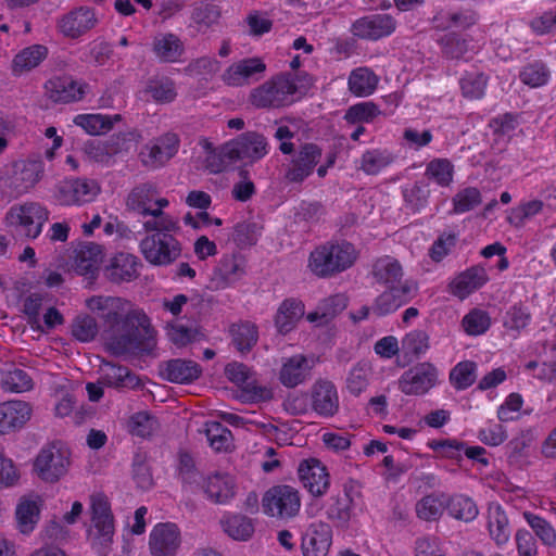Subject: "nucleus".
I'll return each instance as SVG.
<instances>
[{
	"instance_id": "a211bd4d",
	"label": "nucleus",
	"mask_w": 556,
	"mask_h": 556,
	"mask_svg": "<svg viewBox=\"0 0 556 556\" xmlns=\"http://www.w3.org/2000/svg\"><path fill=\"white\" fill-rule=\"evenodd\" d=\"M97 24L96 11L89 7H79L60 17L56 26L64 37L78 39L94 28Z\"/></svg>"
},
{
	"instance_id": "f3484780",
	"label": "nucleus",
	"mask_w": 556,
	"mask_h": 556,
	"mask_svg": "<svg viewBox=\"0 0 556 556\" xmlns=\"http://www.w3.org/2000/svg\"><path fill=\"white\" fill-rule=\"evenodd\" d=\"M395 27L396 23L391 15L376 13L355 20L350 30L358 39L376 41L390 36Z\"/></svg>"
},
{
	"instance_id": "c756f323",
	"label": "nucleus",
	"mask_w": 556,
	"mask_h": 556,
	"mask_svg": "<svg viewBox=\"0 0 556 556\" xmlns=\"http://www.w3.org/2000/svg\"><path fill=\"white\" fill-rule=\"evenodd\" d=\"M202 372L199 364L189 359H170L161 366L162 376L174 383H190Z\"/></svg>"
},
{
	"instance_id": "1a4fd4ad",
	"label": "nucleus",
	"mask_w": 556,
	"mask_h": 556,
	"mask_svg": "<svg viewBox=\"0 0 556 556\" xmlns=\"http://www.w3.org/2000/svg\"><path fill=\"white\" fill-rule=\"evenodd\" d=\"M296 86L290 77L278 76L252 90L250 100L257 108H278L293 101Z\"/></svg>"
},
{
	"instance_id": "4be33fe9",
	"label": "nucleus",
	"mask_w": 556,
	"mask_h": 556,
	"mask_svg": "<svg viewBox=\"0 0 556 556\" xmlns=\"http://www.w3.org/2000/svg\"><path fill=\"white\" fill-rule=\"evenodd\" d=\"M33 416V405L22 400H9L0 403V434L21 430Z\"/></svg>"
},
{
	"instance_id": "7c9ffc66",
	"label": "nucleus",
	"mask_w": 556,
	"mask_h": 556,
	"mask_svg": "<svg viewBox=\"0 0 556 556\" xmlns=\"http://www.w3.org/2000/svg\"><path fill=\"white\" fill-rule=\"evenodd\" d=\"M104 257L103 248L96 243H88L76 251L74 269L78 275L93 278Z\"/></svg>"
},
{
	"instance_id": "e433bc0d",
	"label": "nucleus",
	"mask_w": 556,
	"mask_h": 556,
	"mask_svg": "<svg viewBox=\"0 0 556 556\" xmlns=\"http://www.w3.org/2000/svg\"><path fill=\"white\" fill-rule=\"evenodd\" d=\"M119 119V115H103L98 113L78 114L73 123L83 128L88 135L99 136L112 129L114 123Z\"/></svg>"
},
{
	"instance_id": "8fccbe9b",
	"label": "nucleus",
	"mask_w": 556,
	"mask_h": 556,
	"mask_svg": "<svg viewBox=\"0 0 556 556\" xmlns=\"http://www.w3.org/2000/svg\"><path fill=\"white\" fill-rule=\"evenodd\" d=\"M446 504L447 500L444 494L426 495L417 502L416 514L425 521H433L441 517Z\"/></svg>"
},
{
	"instance_id": "58836bf2",
	"label": "nucleus",
	"mask_w": 556,
	"mask_h": 556,
	"mask_svg": "<svg viewBox=\"0 0 556 556\" xmlns=\"http://www.w3.org/2000/svg\"><path fill=\"white\" fill-rule=\"evenodd\" d=\"M517 125L516 116L511 113H505L494 118L489 125L493 129L494 136L492 148L498 152L504 151Z\"/></svg>"
},
{
	"instance_id": "864d4df0",
	"label": "nucleus",
	"mask_w": 556,
	"mask_h": 556,
	"mask_svg": "<svg viewBox=\"0 0 556 556\" xmlns=\"http://www.w3.org/2000/svg\"><path fill=\"white\" fill-rule=\"evenodd\" d=\"M395 287L382 292L372 303L371 313L377 316H386L394 313L401 306L407 303V299H401V295L395 292Z\"/></svg>"
},
{
	"instance_id": "6ab92c4d",
	"label": "nucleus",
	"mask_w": 556,
	"mask_h": 556,
	"mask_svg": "<svg viewBox=\"0 0 556 556\" xmlns=\"http://www.w3.org/2000/svg\"><path fill=\"white\" fill-rule=\"evenodd\" d=\"M317 363L314 355L295 354L282 359L279 370V381L287 388H294L302 384L312 375Z\"/></svg>"
},
{
	"instance_id": "f03ea898",
	"label": "nucleus",
	"mask_w": 556,
	"mask_h": 556,
	"mask_svg": "<svg viewBox=\"0 0 556 556\" xmlns=\"http://www.w3.org/2000/svg\"><path fill=\"white\" fill-rule=\"evenodd\" d=\"M126 205L143 217H151L143 222V229L178 230L179 228L178 220L164 213L169 201L160 195L159 189L153 184L144 182L132 188L127 195Z\"/></svg>"
},
{
	"instance_id": "680f3d73",
	"label": "nucleus",
	"mask_w": 556,
	"mask_h": 556,
	"mask_svg": "<svg viewBox=\"0 0 556 556\" xmlns=\"http://www.w3.org/2000/svg\"><path fill=\"white\" fill-rule=\"evenodd\" d=\"M477 366L475 363L466 361L458 363L450 374L451 383L459 390L470 387L476 378Z\"/></svg>"
},
{
	"instance_id": "473e14b6",
	"label": "nucleus",
	"mask_w": 556,
	"mask_h": 556,
	"mask_svg": "<svg viewBox=\"0 0 556 556\" xmlns=\"http://www.w3.org/2000/svg\"><path fill=\"white\" fill-rule=\"evenodd\" d=\"M203 489L210 500L225 504L235 495V481L227 473L216 472L204 479Z\"/></svg>"
},
{
	"instance_id": "b1692460",
	"label": "nucleus",
	"mask_w": 556,
	"mask_h": 556,
	"mask_svg": "<svg viewBox=\"0 0 556 556\" xmlns=\"http://www.w3.org/2000/svg\"><path fill=\"white\" fill-rule=\"evenodd\" d=\"M48 97L54 102L71 103L79 101L87 92L88 85L75 80L71 76H56L49 79L46 85Z\"/></svg>"
},
{
	"instance_id": "c85d7f7f",
	"label": "nucleus",
	"mask_w": 556,
	"mask_h": 556,
	"mask_svg": "<svg viewBox=\"0 0 556 556\" xmlns=\"http://www.w3.org/2000/svg\"><path fill=\"white\" fill-rule=\"evenodd\" d=\"M152 51L160 62L177 63L185 55L186 48L182 40L173 33L157 34L153 38Z\"/></svg>"
},
{
	"instance_id": "f8f14e48",
	"label": "nucleus",
	"mask_w": 556,
	"mask_h": 556,
	"mask_svg": "<svg viewBox=\"0 0 556 556\" xmlns=\"http://www.w3.org/2000/svg\"><path fill=\"white\" fill-rule=\"evenodd\" d=\"M268 153V143L266 138L257 132L248 131L238 138L227 142L222 154L229 161L255 162L263 159Z\"/></svg>"
},
{
	"instance_id": "412c9836",
	"label": "nucleus",
	"mask_w": 556,
	"mask_h": 556,
	"mask_svg": "<svg viewBox=\"0 0 556 556\" xmlns=\"http://www.w3.org/2000/svg\"><path fill=\"white\" fill-rule=\"evenodd\" d=\"M179 149V138L174 132H167L146 144L140 151L141 162L151 167H159L168 162Z\"/></svg>"
},
{
	"instance_id": "393cba45",
	"label": "nucleus",
	"mask_w": 556,
	"mask_h": 556,
	"mask_svg": "<svg viewBox=\"0 0 556 556\" xmlns=\"http://www.w3.org/2000/svg\"><path fill=\"white\" fill-rule=\"evenodd\" d=\"M332 543V531L329 525L315 522L308 526L302 536L303 556H327Z\"/></svg>"
},
{
	"instance_id": "c03bdc74",
	"label": "nucleus",
	"mask_w": 556,
	"mask_h": 556,
	"mask_svg": "<svg viewBox=\"0 0 556 556\" xmlns=\"http://www.w3.org/2000/svg\"><path fill=\"white\" fill-rule=\"evenodd\" d=\"M372 366L369 362L361 361L349 371L345 380L348 391L357 396L363 393L370 383Z\"/></svg>"
},
{
	"instance_id": "bf43d9fd",
	"label": "nucleus",
	"mask_w": 556,
	"mask_h": 556,
	"mask_svg": "<svg viewBox=\"0 0 556 556\" xmlns=\"http://www.w3.org/2000/svg\"><path fill=\"white\" fill-rule=\"evenodd\" d=\"M454 167L446 159H435L428 163L426 176L442 187L448 186L453 180Z\"/></svg>"
},
{
	"instance_id": "0e129e2a",
	"label": "nucleus",
	"mask_w": 556,
	"mask_h": 556,
	"mask_svg": "<svg viewBox=\"0 0 556 556\" xmlns=\"http://www.w3.org/2000/svg\"><path fill=\"white\" fill-rule=\"evenodd\" d=\"M98 330V323L90 315L77 316L72 325V334L80 342L92 341L96 338Z\"/></svg>"
},
{
	"instance_id": "a878e982",
	"label": "nucleus",
	"mask_w": 556,
	"mask_h": 556,
	"mask_svg": "<svg viewBox=\"0 0 556 556\" xmlns=\"http://www.w3.org/2000/svg\"><path fill=\"white\" fill-rule=\"evenodd\" d=\"M312 408L323 417H332L339 409L336 386L329 380L316 381L311 390Z\"/></svg>"
},
{
	"instance_id": "3c124183",
	"label": "nucleus",
	"mask_w": 556,
	"mask_h": 556,
	"mask_svg": "<svg viewBox=\"0 0 556 556\" xmlns=\"http://www.w3.org/2000/svg\"><path fill=\"white\" fill-rule=\"evenodd\" d=\"M428 447L435 452L437 457L456 462L462 466L464 442L455 439L430 440Z\"/></svg>"
},
{
	"instance_id": "4c0bfd02",
	"label": "nucleus",
	"mask_w": 556,
	"mask_h": 556,
	"mask_svg": "<svg viewBox=\"0 0 556 556\" xmlns=\"http://www.w3.org/2000/svg\"><path fill=\"white\" fill-rule=\"evenodd\" d=\"M484 270L483 268H471L454 278L451 282V292L459 298L465 299L476 289L483 285Z\"/></svg>"
},
{
	"instance_id": "f704fd0d",
	"label": "nucleus",
	"mask_w": 556,
	"mask_h": 556,
	"mask_svg": "<svg viewBox=\"0 0 556 556\" xmlns=\"http://www.w3.org/2000/svg\"><path fill=\"white\" fill-rule=\"evenodd\" d=\"M379 77L368 67L353 70L348 79L349 90L355 97H368L375 92Z\"/></svg>"
},
{
	"instance_id": "13d9d810",
	"label": "nucleus",
	"mask_w": 556,
	"mask_h": 556,
	"mask_svg": "<svg viewBox=\"0 0 556 556\" xmlns=\"http://www.w3.org/2000/svg\"><path fill=\"white\" fill-rule=\"evenodd\" d=\"M220 70V62L213 56H201L192 60L185 68L186 75L191 77L208 78Z\"/></svg>"
},
{
	"instance_id": "9d476101",
	"label": "nucleus",
	"mask_w": 556,
	"mask_h": 556,
	"mask_svg": "<svg viewBox=\"0 0 556 556\" xmlns=\"http://www.w3.org/2000/svg\"><path fill=\"white\" fill-rule=\"evenodd\" d=\"M91 526L88 529L89 540L94 545L104 546L112 542L114 521L108 497L96 493L90 497Z\"/></svg>"
},
{
	"instance_id": "774afa93",
	"label": "nucleus",
	"mask_w": 556,
	"mask_h": 556,
	"mask_svg": "<svg viewBox=\"0 0 556 556\" xmlns=\"http://www.w3.org/2000/svg\"><path fill=\"white\" fill-rule=\"evenodd\" d=\"M156 426L155 418L147 412L134 414L128 421L129 432L141 438L149 437L156 429Z\"/></svg>"
},
{
	"instance_id": "dca6fc26",
	"label": "nucleus",
	"mask_w": 556,
	"mask_h": 556,
	"mask_svg": "<svg viewBox=\"0 0 556 556\" xmlns=\"http://www.w3.org/2000/svg\"><path fill=\"white\" fill-rule=\"evenodd\" d=\"M181 544V530L174 522H159L149 534L151 556H177Z\"/></svg>"
},
{
	"instance_id": "f257e3e1",
	"label": "nucleus",
	"mask_w": 556,
	"mask_h": 556,
	"mask_svg": "<svg viewBox=\"0 0 556 556\" xmlns=\"http://www.w3.org/2000/svg\"><path fill=\"white\" fill-rule=\"evenodd\" d=\"M86 307L109 327V349L114 354L143 353L153 346L154 330L149 317L129 301L118 296L93 295Z\"/></svg>"
},
{
	"instance_id": "0eeeda50",
	"label": "nucleus",
	"mask_w": 556,
	"mask_h": 556,
	"mask_svg": "<svg viewBox=\"0 0 556 556\" xmlns=\"http://www.w3.org/2000/svg\"><path fill=\"white\" fill-rule=\"evenodd\" d=\"M47 219L48 211L38 203L13 205L5 215V222L9 227L33 239L41 233L42 226Z\"/></svg>"
},
{
	"instance_id": "052dcab7",
	"label": "nucleus",
	"mask_w": 556,
	"mask_h": 556,
	"mask_svg": "<svg viewBox=\"0 0 556 556\" xmlns=\"http://www.w3.org/2000/svg\"><path fill=\"white\" fill-rule=\"evenodd\" d=\"M523 517L545 545L552 546L556 543V531L547 520L530 511H525Z\"/></svg>"
},
{
	"instance_id": "bb28decb",
	"label": "nucleus",
	"mask_w": 556,
	"mask_h": 556,
	"mask_svg": "<svg viewBox=\"0 0 556 556\" xmlns=\"http://www.w3.org/2000/svg\"><path fill=\"white\" fill-rule=\"evenodd\" d=\"M321 150L316 144H304L296 157L292 161L286 177L289 181L301 182L308 177L316 164L320 161Z\"/></svg>"
},
{
	"instance_id": "423d86ee",
	"label": "nucleus",
	"mask_w": 556,
	"mask_h": 556,
	"mask_svg": "<svg viewBox=\"0 0 556 556\" xmlns=\"http://www.w3.org/2000/svg\"><path fill=\"white\" fill-rule=\"evenodd\" d=\"M147 235L140 242L144 258L153 265L166 266L174 263L181 254V243L167 229H144Z\"/></svg>"
},
{
	"instance_id": "5fc2aeb1",
	"label": "nucleus",
	"mask_w": 556,
	"mask_h": 556,
	"mask_svg": "<svg viewBox=\"0 0 556 556\" xmlns=\"http://www.w3.org/2000/svg\"><path fill=\"white\" fill-rule=\"evenodd\" d=\"M205 434L210 446L216 452H227L231 447V432L222 424L216 421L206 422Z\"/></svg>"
},
{
	"instance_id": "09e8293b",
	"label": "nucleus",
	"mask_w": 556,
	"mask_h": 556,
	"mask_svg": "<svg viewBox=\"0 0 556 556\" xmlns=\"http://www.w3.org/2000/svg\"><path fill=\"white\" fill-rule=\"evenodd\" d=\"M393 162L388 150L371 149L363 153L358 162V169L367 175H377Z\"/></svg>"
},
{
	"instance_id": "c9c22d12",
	"label": "nucleus",
	"mask_w": 556,
	"mask_h": 556,
	"mask_svg": "<svg viewBox=\"0 0 556 556\" xmlns=\"http://www.w3.org/2000/svg\"><path fill=\"white\" fill-rule=\"evenodd\" d=\"M223 531L235 541H248L254 533L252 520L243 515L227 514L220 519Z\"/></svg>"
},
{
	"instance_id": "7ed1b4c3",
	"label": "nucleus",
	"mask_w": 556,
	"mask_h": 556,
	"mask_svg": "<svg viewBox=\"0 0 556 556\" xmlns=\"http://www.w3.org/2000/svg\"><path fill=\"white\" fill-rule=\"evenodd\" d=\"M72 453L62 441H52L40 447L31 460V473L45 483H56L70 471Z\"/></svg>"
},
{
	"instance_id": "a18cd8bd",
	"label": "nucleus",
	"mask_w": 556,
	"mask_h": 556,
	"mask_svg": "<svg viewBox=\"0 0 556 556\" xmlns=\"http://www.w3.org/2000/svg\"><path fill=\"white\" fill-rule=\"evenodd\" d=\"M102 380L110 387L136 388L139 386L138 377L127 367L114 364H104L102 367Z\"/></svg>"
},
{
	"instance_id": "72a5a7b5",
	"label": "nucleus",
	"mask_w": 556,
	"mask_h": 556,
	"mask_svg": "<svg viewBox=\"0 0 556 556\" xmlns=\"http://www.w3.org/2000/svg\"><path fill=\"white\" fill-rule=\"evenodd\" d=\"M304 315V305L295 299L285 300L277 309L275 326L279 333L286 334L293 330Z\"/></svg>"
},
{
	"instance_id": "338daca9",
	"label": "nucleus",
	"mask_w": 556,
	"mask_h": 556,
	"mask_svg": "<svg viewBox=\"0 0 556 556\" xmlns=\"http://www.w3.org/2000/svg\"><path fill=\"white\" fill-rule=\"evenodd\" d=\"M415 556H446L444 543L434 535L417 538L414 544Z\"/></svg>"
},
{
	"instance_id": "ddd939ff",
	"label": "nucleus",
	"mask_w": 556,
	"mask_h": 556,
	"mask_svg": "<svg viewBox=\"0 0 556 556\" xmlns=\"http://www.w3.org/2000/svg\"><path fill=\"white\" fill-rule=\"evenodd\" d=\"M226 377L241 390L247 402H263L273 397V390L258 384L253 372L242 363H230L225 368Z\"/></svg>"
},
{
	"instance_id": "6e6552de",
	"label": "nucleus",
	"mask_w": 556,
	"mask_h": 556,
	"mask_svg": "<svg viewBox=\"0 0 556 556\" xmlns=\"http://www.w3.org/2000/svg\"><path fill=\"white\" fill-rule=\"evenodd\" d=\"M100 192L101 187L94 179L71 178L55 186L53 199L62 206H81L93 202Z\"/></svg>"
},
{
	"instance_id": "2f4dec72",
	"label": "nucleus",
	"mask_w": 556,
	"mask_h": 556,
	"mask_svg": "<svg viewBox=\"0 0 556 556\" xmlns=\"http://www.w3.org/2000/svg\"><path fill=\"white\" fill-rule=\"evenodd\" d=\"M138 258L130 253L119 252L105 266L109 279L115 282L130 281L138 275Z\"/></svg>"
},
{
	"instance_id": "37998d69",
	"label": "nucleus",
	"mask_w": 556,
	"mask_h": 556,
	"mask_svg": "<svg viewBox=\"0 0 556 556\" xmlns=\"http://www.w3.org/2000/svg\"><path fill=\"white\" fill-rule=\"evenodd\" d=\"M374 276L376 279L387 285L388 287H395L401 282L403 277V269L397 260L391 256H383L376 261L374 264Z\"/></svg>"
},
{
	"instance_id": "39448f33",
	"label": "nucleus",
	"mask_w": 556,
	"mask_h": 556,
	"mask_svg": "<svg viewBox=\"0 0 556 556\" xmlns=\"http://www.w3.org/2000/svg\"><path fill=\"white\" fill-rule=\"evenodd\" d=\"M357 252L349 242H337L316 248L309 255L308 267L319 277H328L351 267Z\"/></svg>"
},
{
	"instance_id": "5701e85b",
	"label": "nucleus",
	"mask_w": 556,
	"mask_h": 556,
	"mask_svg": "<svg viewBox=\"0 0 556 556\" xmlns=\"http://www.w3.org/2000/svg\"><path fill=\"white\" fill-rule=\"evenodd\" d=\"M266 65L260 58H248L229 65L222 75L223 81L231 87H241L256 80Z\"/></svg>"
},
{
	"instance_id": "9b49d317",
	"label": "nucleus",
	"mask_w": 556,
	"mask_h": 556,
	"mask_svg": "<svg viewBox=\"0 0 556 556\" xmlns=\"http://www.w3.org/2000/svg\"><path fill=\"white\" fill-rule=\"evenodd\" d=\"M262 507L264 513L270 517H293L301 507L299 491L290 485L273 486L264 494Z\"/></svg>"
},
{
	"instance_id": "4468645a",
	"label": "nucleus",
	"mask_w": 556,
	"mask_h": 556,
	"mask_svg": "<svg viewBox=\"0 0 556 556\" xmlns=\"http://www.w3.org/2000/svg\"><path fill=\"white\" fill-rule=\"evenodd\" d=\"M247 274V258L240 253L224 254L213 269L211 286L215 290L233 287Z\"/></svg>"
},
{
	"instance_id": "ea45409f",
	"label": "nucleus",
	"mask_w": 556,
	"mask_h": 556,
	"mask_svg": "<svg viewBox=\"0 0 556 556\" xmlns=\"http://www.w3.org/2000/svg\"><path fill=\"white\" fill-rule=\"evenodd\" d=\"M146 92L160 104L174 102L178 94L175 81L166 76L150 78Z\"/></svg>"
},
{
	"instance_id": "79ce46f5",
	"label": "nucleus",
	"mask_w": 556,
	"mask_h": 556,
	"mask_svg": "<svg viewBox=\"0 0 556 556\" xmlns=\"http://www.w3.org/2000/svg\"><path fill=\"white\" fill-rule=\"evenodd\" d=\"M477 22V16L471 11L440 12L433 18L434 27L441 30H460Z\"/></svg>"
},
{
	"instance_id": "cd10ccee",
	"label": "nucleus",
	"mask_w": 556,
	"mask_h": 556,
	"mask_svg": "<svg viewBox=\"0 0 556 556\" xmlns=\"http://www.w3.org/2000/svg\"><path fill=\"white\" fill-rule=\"evenodd\" d=\"M42 500L39 495L23 496L15 509L17 529L23 534L31 533L40 518Z\"/></svg>"
},
{
	"instance_id": "e2e57ef3",
	"label": "nucleus",
	"mask_w": 556,
	"mask_h": 556,
	"mask_svg": "<svg viewBox=\"0 0 556 556\" xmlns=\"http://www.w3.org/2000/svg\"><path fill=\"white\" fill-rule=\"evenodd\" d=\"M380 114L374 102H361L349 108L344 119L350 124L370 123Z\"/></svg>"
},
{
	"instance_id": "de8ad7c7",
	"label": "nucleus",
	"mask_w": 556,
	"mask_h": 556,
	"mask_svg": "<svg viewBox=\"0 0 556 556\" xmlns=\"http://www.w3.org/2000/svg\"><path fill=\"white\" fill-rule=\"evenodd\" d=\"M492 508L493 505H489V535L492 536L497 546H502L510 538L508 518L500 505H496L493 511Z\"/></svg>"
},
{
	"instance_id": "6e6d98bb",
	"label": "nucleus",
	"mask_w": 556,
	"mask_h": 556,
	"mask_svg": "<svg viewBox=\"0 0 556 556\" xmlns=\"http://www.w3.org/2000/svg\"><path fill=\"white\" fill-rule=\"evenodd\" d=\"M231 334L235 346L241 353L250 351L258 338L257 328L251 323L235 325L231 329Z\"/></svg>"
},
{
	"instance_id": "20e7f679",
	"label": "nucleus",
	"mask_w": 556,
	"mask_h": 556,
	"mask_svg": "<svg viewBox=\"0 0 556 556\" xmlns=\"http://www.w3.org/2000/svg\"><path fill=\"white\" fill-rule=\"evenodd\" d=\"M45 164L39 157L16 160L0 169V189L18 197L33 189L42 178Z\"/></svg>"
},
{
	"instance_id": "49530a36",
	"label": "nucleus",
	"mask_w": 556,
	"mask_h": 556,
	"mask_svg": "<svg viewBox=\"0 0 556 556\" xmlns=\"http://www.w3.org/2000/svg\"><path fill=\"white\" fill-rule=\"evenodd\" d=\"M348 304L343 294H336L321 301L315 312L307 314L311 323H327L330 318L342 312Z\"/></svg>"
},
{
	"instance_id": "aec40b11",
	"label": "nucleus",
	"mask_w": 556,
	"mask_h": 556,
	"mask_svg": "<svg viewBox=\"0 0 556 556\" xmlns=\"http://www.w3.org/2000/svg\"><path fill=\"white\" fill-rule=\"evenodd\" d=\"M298 473L303 486L314 496L326 494L330 485L327 467L317 458L303 459L299 464Z\"/></svg>"
},
{
	"instance_id": "603ef678",
	"label": "nucleus",
	"mask_w": 556,
	"mask_h": 556,
	"mask_svg": "<svg viewBox=\"0 0 556 556\" xmlns=\"http://www.w3.org/2000/svg\"><path fill=\"white\" fill-rule=\"evenodd\" d=\"M446 508L453 518L465 522L473 520L478 515L477 505L464 495L452 496L447 501Z\"/></svg>"
},
{
	"instance_id": "69168bd1",
	"label": "nucleus",
	"mask_w": 556,
	"mask_h": 556,
	"mask_svg": "<svg viewBox=\"0 0 556 556\" xmlns=\"http://www.w3.org/2000/svg\"><path fill=\"white\" fill-rule=\"evenodd\" d=\"M402 349L408 355L425 354L429 349V337L422 330H412L402 339Z\"/></svg>"
},
{
	"instance_id": "a19ab883",
	"label": "nucleus",
	"mask_w": 556,
	"mask_h": 556,
	"mask_svg": "<svg viewBox=\"0 0 556 556\" xmlns=\"http://www.w3.org/2000/svg\"><path fill=\"white\" fill-rule=\"evenodd\" d=\"M48 49L42 45H33L23 49L13 60V73L20 75L38 66L47 56Z\"/></svg>"
},
{
	"instance_id": "4d7b16f0",
	"label": "nucleus",
	"mask_w": 556,
	"mask_h": 556,
	"mask_svg": "<svg viewBox=\"0 0 556 556\" xmlns=\"http://www.w3.org/2000/svg\"><path fill=\"white\" fill-rule=\"evenodd\" d=\"M167 337L176 346L182 348L198 340L200 332L195 327L187 326L178 320L166 327Z\"/></svg>"
},
{
	"instance_id": "2eb2a0df",
	"label": "nucleus",
	"mask_w": 556,
	"mask_h": 556,
	"mask_svg": "<svg viewBox=\"0 0 556 556\" xmlns=\"http://www.w3.org/2000/svg\"><path fill=\"white\" fill-rule=\"evenodd\" d=\"M438 379L439 371L432 364L419 363L402 374L399 389L406 395H422L438 383Z\"/></svg>"
}]
</instances>
